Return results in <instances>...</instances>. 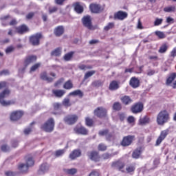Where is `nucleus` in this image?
Returning <instances> with one entry per match:
<instances>
[{"label": "nucleus", "mask_w": 176, "mask_h": 176, "mask_svg": "<svg viewBox=\"0 0 176 176\" xmlns=\"http://www.w3.org/2000/svg\"><path fill=\"white\" fill-rule=\"evenodd\" d=\"M94 115L99 119H104L108 116V110L104 107H98L94 109Z\"/></svg>", "instance_id": "obj_5"}, {"label": "nucleus", "mask_w": 176, "mask_h": 176, "mask_svg": "<svg viewBox=\"0 0 176 176\" xmlns=\"http://www.w3.org/2000/svg\"><path fill=\"white\" fill-rule=\"evenodd\" d=\"M54 35L56 36H61L63 34H64V27L63 26H58L54 29Z\"/></svg>", "instance_id": "obj_32"}, {"label": "nucleus", "mask_w": 176, "mask_h": 176, "mask_svg": "<svg viewBox=\"0 0 176 176\" xmlns=\"http://www.w3.org/2000/svg\"><path fill=\"white\" fill-rule=\"evenodd\" d=\"M54 119L53 118H49L45 123L41 124V129L45 133H52L54 130Z\"/></svg>", "instance_id": "obj_3"}, {"label": "nucleus", "mask_w": 176, "mask_h": 176, "mask_svg": "<svg viewBox=\"0 0 176 176\" xmlns=\"http://www.w3.org/2000/svg\"><path fill=\"white\" fill-rule=\"evenodd\" d=\"M65 153V151H64V149L57 150L55 152V155L56 156V157H60V156H63V153Z\"/></svg>", "instance_id": "obj_54"}, {"label": "nucleus", "mask_w": 176, "mask_h": 176, "mask_svg": "<svg viewBox=\"0 0 176 176\" xmlns=\"http://www.w3.org/2000/svg\"><path fill=\"white\" fill-rule=\"evenodd\" d=\"M132 113H141L144 111V104L142 102H138L133 104L131 107Z\"/></svg>", "instance_id": "obj_13"}, {"label": "nucleus", "mask_w": 176, "mask_h": 176, "mask_svg": "<svg viewBox=\"0 0 176 176\" xmlns=\"http://www.w3.org/2000/svg\"><path fill=\"white\" fill-rule=\"evenodd\" d=\"M100 137H105L107 141H111L115 138L113 133L109 132V129L100 130L98 132Z\"/></svg>", "instance_id": "obj_10"}, {"label": "nucleus", "mask_w": 176, "mask_h": 176, "mask_svg": "<svg viewBox=\"0 0 176 176\" xmlns=\"http://www.w3.org/2000/svg\"><path fill=\"white\" fill-rule=\"evenodd\" d=\"M89 9L92 13H101L104 9L100 4L91 3L89 6Z\"/></svg>", "instance_id": "obj_20"}, {"label": "nucleus", "mask_w": 176, "mask_h": 176, "mask_svg": "<svg viewBox=\"0 0 176 176\" xmlns=\"http://www.w3.org/2000/svg\"><path fill=\"white\" fill-rule=\"evenodd\" d=\"M89 176H100V173L96 170H92Z\"/></svg>", "instance_id": "obj_60"}, {"label": "nucleus", "mask_w": 176, "mask_h": 176, "mask_svg": "<svg viewBox=\"0 0 176 176\" xmlns=\"http://www.w3.org/2000/svg\"><path fill=\"white\" fill-rule=\"evenodd\" d=\"M135 141V135H128L126 136H124L120 141L121 146L127 147L130 146V145L133 144V142Z\"/></svg>", "instance_id": "obj_6"}, {"label": "nucleus", "mask_w": 176, "mask_h": 176, "mask_svg": "<svg viewBox=\"0 0 176 176\" xmlns=\"http://www.w3.org/2000/svg\"><path fill=\"white\" fill-rule=\"evenodd\" d=\"M167 50H168V44L164 43L160 45L158 53H160V54H164V53H167Z\"/></svg>", "instance_id": "obj_28"}, {"label": "nucleus", "mask_w": 176, "mask_h": 176, "mask_svg": "<svg viewBox=\"0 0 176 176\" xmlns=\"http://www.w3.org/2000/svg\"><path fill=\"white\" fill-rule=\"evenodd\" d=\"M5 174L6 176H16V173L12 171H7Z\"/></svg>", "instance_id": "obj_64"}, {"label": "nucleus", "mask_w": 176, "mask_h": 176, "mask_svg": "<svg viewBox=\"0 0 176 176\" xmlns=\"http://www.w3.org/2000/svg\"><path fill=\"white\" fill-rule=\"evenodd\" d=\"M52 93L54 94L55 97L61 98L65 94V91L63 89H55L52 91Z\"/></svg>", "instance_id": "obj_37"}, {"label": "nucleus", "mask_w": 176, "mask_h": 176, "mask_svg": "<svg viewBox=\"0 0 176 176\" xmlns=\"http://www.w3.org/2000/svg\"><path fill=\"white\" fill-rule=\"evenodd\" d=\"M15 30L16 34H19V35H23L30 31L28 26L25 24H22L18 27H15Z\"/></svg>", "instance_id": "obj_18"}, {"label": "nucleus", "mask_w": 176, "mask_h": 176, "mask_svg": "<svg viewBox=\"0 0 176 176\" xmlns=\"http://www.w3.org/2000/svg\"><path fill=\"white\" fill-rule=\"evenodd\" d=\"M78 119H79L78 115L69 114L65 117L64 122L67 124L72 125L78 122Z\"/></svg>", "instance_id": "obj_11"}, {"label": "nucleus", "mask_w": 176, "mask_h": 176, "mask_svg": "<svg viewBox=\"0 0 176 176\" xmlns=\"http://www.w3.org/2000/svg\"><path fill=\"white\" fill-rule=\"evenodd\" d=\"M57 10H58V8H57L56 6L49 8L50 14H52V13H56V12H57Z\"/></svg>", "instance_id": "obj_56"}, {"label": "nucleus", "mask_w": 176, "mask_h": 176, "mask_svg": "<svg viewBox=\"0 0 176 176\" xmlns=\"http://www.w3.org/2000/svg\"><path fill=\"white\" fill-rule=\"evenodd\" d=\"M62 104L63 105H64V107H66L67 108L72 105V103H71V100H69V98H65L62 102Z\"/></svg>", "instance_id": "obj_48"}, {"label": "nucleus", "mask_w": 176, "mask_h": 176, "mask_svg": "<svg viewBox=\"0 0 176 176\" xmlns=\"http://www.w3.org/2000/svg\"><path fill=\"white\" fill-rule=\"evenodd\" d=\"M66 174H68L69 175H75L76 173H78V170L76 168H70V169H65Z\"/></svg>", "instance_id": "obj_42"}, {"label": "nucleus", "mask_w": 176, "mask_h": 176, "mask_svg": "<svg viewBox=\"0 0 176 176\" xmlns=\"http://www.w3.org/2000/svg\"><path fill=\"white\" fill-rule=\"evenodd\" d=\"M82 23L84 27L88 28V30H94L93 24L91 23V17L89 15L85 16L82 18Z\"/></svg>", "instance_id": "obj_16"}, {"label": "nucleus", "mask_w": 176, "mask_h": 176, "mask_svg": "<svg viewBox=\"0 0 176 176\" xmlns=\"http://www.w3.org/2000/svg\"><path fill=\"white\" fill-rule=\"evenodd\" d=\"M112 28H115V23L110 22L104 28V31H109V30H112Z\"/></svg>", "instance_id": "obj_47"}, {"label": "nucleus", "mask_w": 176, "mask_h": 176, "mask_svg": "<svg viewBox=\"0 0 176 176\" xmlns=\"http://www.w3.org/2000/svg\"><path fill=\"white\" fill-rule=\"evenodd\" d=\"M52 107L54 108V111H58L61 109V104L58 102L53 103Z\"/></svg>", "instance_id": "obj_51"}, {"label": "nucleus", "mask_w": 176, "mask_h": 176, "mask_svg": "<svg viewBox=\"0 0 176 176\" xmlns=\"http://www.w3.org/2000/svg\"><path fill=\"white\" fill-rule=\"evenodd\" d=\"M94 74H96L95 70H91V71L87 72V73H85V74L84 76V80H87V79H89V78L93 76V75H94Z\"/></svg>", "instance_id": "obj_44"}, {"label": "nucleus", "mask_w": 176, "mask_h": 176, "mask_svg": "<svg viewBox=\"0 0 176 176\" xmlns=\"http://www.w3.org/2000/svg\"><path fill=\"white\" fill-rule=\"evenodd\" d=\"M40 78L42 80H45L48 83L53 82V78L47 76V73L46 72H43L42 73H41Z\"/></svg>", "instance_id": "obj_30"}, {"label": "nucleus", "mask_w": 176, "mask_h": 176, "mask_svg": "<svg viewBox=\"0 0 176 176\" xmlns=\"http://www.w3.org/2000/svg\"><path fill=\"white\" fill-rule=\"evenodd\" d=\"M162 23H163V19L156 18L155 21H154V25L155 27H157L158 25H160Z\"/></svg>", "instance_id": "obj_53"}, {"label": "nucleus", "mask_w": 176, "mask_h": 176, "mask_svg": "<svg viewBox=\"0 0 176 176\" xmlns=\"http://www.w3.org/2000/svg\"><path fill=\"white\" fill-rule=\"evenodd\" d=\"M41 39H43V34H42V32H38L30 36L29 42L32 46H39Z\"/></svg>", "instance_id": "obj_4"}, {"label": "nucleus", "mask_w": 176, "mask_h": 176, "mask_svg": "<svg viewBox=\"0 0 176 176\" xmlns=\"http://www.w3.org/2000/svg\"><path fill=\"white\" fill-rule=\"evenodd\" d=\"M120 101L122 104H123V105L127 106V105H130V104H132L133 99L131 98V97L127 95H125L120 98Z\"/></svg>", "instance_id": "obj_23"}, {"label": "nucleus", "mask_w": 176, "mask_h": 176, "mask_svg": "<svg viewBox=\"0 0 176 176\" xmlns=\"http://www.w3.org/2000/svg\"><path fill=\"white\" fill-rule=\"evenodd\" d=\"M78 68L79 69H81V71H86V69H91L93 66L80 64L78 65Z\"/></svg>", "instance_id": "obj_45"}, {"label": "nucleus", "mask_w": 176, "mask_h": 176, "mask_svg": "<svg viewBox=\"0 0 176 176\" xmlns=\"http://www.w3.org/2000/svg\"><path fill=\"white\" fill-rule=\"evenodd\" d=\"M119 87H120L119 86V82L116 80H113L109 84V90H111V91H115V90H118Z\"/></svg>", "instance_id": "obj_26"}, {"label": "nucleus", "mask_w": 176, "mask_h": 176, "mask_svg": "<svg viewBox=\"0 0 176 176\" xmlns=\"http://www.w3.org/2000/svg\"><path fill=\"white\" fill-rule=\"evenodd\" d=\"M37 57L35 55H30L28 56H26L23 61V68L21 69V72H24L25 69H27V67L30 65V64H32V63H35L37 60Z\"/></svg>", "instance_id": "obj_9"}, {"label": "nucleus", "mask_w": 176, "mask_h": 176, "mask_svg": "<svg viewBox=\"0 0 176 176\" xmlns=\"http://www.w3.org/2000/svg\"><path fill=\"white\" fill-rule=\"evenodd\" d=\"M140 85L141 82H140V79L135 76L132 77L129 80V85L131 87H133V89H137L138 87H140Z\"/></svg>", "instance_id": "obj_21"}, {"label": "nucleus", "mask_w": 176, "mask_h": 176, "mask_svg": "<svg viewBox=\"0 0 176 176\" xmlns=\"http://www.w3.org/2000/svg\"><path fill=\"white\" fill-rule=\"evenodd\" d=\"M137 168V164L135 162L127 164L126 166L124 173L123 174H129V175H134Z\"/></svg>", "instance_id": "obj_15"}, {"label": "nucleus", "mask_w": 176, "mask_h": 176, "mask_svg": "<svg viewBox=\"0 0 176 176\" xmlns=\"http://www.w3.org/2000/svg\"><path fill=\"white\" fill-rule=\"evenodd\" d=\"M23 116H24L23 110H16L10 113V119L12 122H19Z\"/></svg>", "instance_id": "obj_8"}, {"label": "nucleus", "mask_w": 176, "mask_h": 176, "mask_svg": "<svg viewBox=\"0 0 176 176\" xmlns=\"http://www.w3.org/2000/svg\"><path fill=\"white\" fill-rule=\"evenodd\" d=\"M61 53H63V48L61 47H58L51 52V56L52 57H60V56H61Z\"/></svg>", "instance_id": "obj_27"}, {"label": "nucleus", "mask_w": 176, "mask_h": 176, "mask_svg": "<svg viewBox=\"0 0 176 176\" xmlns=\"http://www.w3.org/2000/svg\"><path fill=\"white\" fill-rule=\"evenodd\" d=\"M108 149V146L105 145L104 143H100L98 146V150L100 151V152H105Z\"/></svg>", "instance_id": "obj_41"}, {"label": "nucleus", "mask_w": 176, "mask_h": 176, "mask_svg": "<svg viewBox=\"0 0 176 176\" xmlns=\"http://www.w3.org/2000/svg\"><path fill=\"white\" fill-rule=\"evenodd\" d=\"M156 74V71L153 69H150L147 70L146 75L147 76H153Z\"/></svg>", "instance_id": "obj_55"}, {"label": "nucleus", "mask_w": 176, "mask_h": 176, "mask_svg": "<svg viewBox=\"0 0 176 176\" xmlns=\"http://www.w3.org/2000/svg\"><path fill=\"white\" fill-rule=\"evenodd\" d=\"M46 171H49V165L47 163L42 164L38 170V174H45Z\"/></svg>", "instance_id": "obj_33"}, {"label": "nucleus", "mask_w": 176, "mask_h": 176, "mask_svg": "<svg viewBox=\"0 0 176 176\" xmlns=\"http://www.w3.org/2000/svg\"><path fill=\"white\" fill-rule=\"evenodd\" d=\"M12 52H14V47L13 45H10L8 47L6 50V53L8 54V53H12Z\"/></svg>", "instance_id": "obj_57"}, {"label": "nucleus", "mask_w": 176, "mask_h": 176, "mask_svg": "<svg viewBox=\"0 0 176 176\" xmlns=\"http://www.w3.org/2000/svg\"><path fill=\"white\" fill-rule=\"evenodd\" d=\"M149 122H151V119L149 118V117L145 116L144 117L140 118L139 124H140L141 126H144L145 124H148Z\"/></svg>", "instance_id": "obj_34"}, {"label": "nucleus", "mask_w": 176, "mask_h": 176, "mask_svg": "<svg viewBox=\"0 0 176 176\" xmlns=\"http://www.w3.org/2000/svg\"><path fill=\"white\" fill-rule=\"evenodd\" d=\"M63 88L66 90H71V89L74 88V83L72 82V80H68L66 81L63 85Z\"/></svg>", "instance_id": "obj_36"}, {"label": "nucleus", "mask_w": 176, "mask_h": 176, "mask_svg": "<svg viewBox=\"0 0 176 176\" xmlns=\"http://www.w3.org/2000/svg\"><path fill=\"white\" fill-rule=\"evenodd\" d=\"M113 109L114 111H120L122 109V104L119 102H116L113 104Z\"/></svg>", "instance_id": "obj_46"}, {"label": "nucleus", "mask_w": 176, "mask_h": 176, "mask_svg": "<svg viewBox=\"0 0 176 176\" xmlns=\"http://www.w3.org/2000/svg\"><path fill=\"white\" fill-rule=\"evenodd\" d=\"M87 156L89 157V159H90V160L96 162V163L101 160L100 153L97 151H89L87 154Z\"/></svg>", "instance_id": "obj_14"}, {"label": "nucleus", "mask_w": 176, "mask_h": 176, "mask_svg": "<svg viewBox=\"0 0 176 176\" xmlns=\"http://www.w3.org/2000/svg\"><path fill=\"white\" fill-rule=\"evenodd\" d=\"M74 131L76 133V134H80L81 135H87V134H89V130L83 126H75Z\"/></svg>", "instance_id": "obj_17"}, {"label": "nucleus", "mask_w": 176, "mask_h": 176, "mask_svg": "<svg viewBox=\"0 0 176 176\" xmlns=\"http://www.w3.org/2000/svg\"><path fill=\"white\" fill-rule=\"evenodd\" d=\"M69 96H78L80 98L83 97V92L80 89L75 90L69 94Z\"/></svg>", "instance_id": "obj_39"}, {"label": "nucleus", "mask_w": 176, "mask_h": 176, "mask_svg": "<svg viewBox=\"0 0 176 176\" xmlns=\"http://www.w3.org/2000/svg\"><path fill=\"white\" fill-rule=\"evenodd\" d=\"M34 164H35V161H34V158H32V157H28L26 160V166L29 167H32Z\"/></svg>", "instance_id": "obj_43"}, {"label": "nucleus", "mask_w": 176, "mask_h": 176, "mask_svg": "<svg viewBox=\"0 0 176 176\" xmlns=\"http://www.w3.org/2000/svg\"><path fill=\"white\" fill-rule=\"evenodd\" d=\"M32 131V128H26L24 129L23 133L25 135H28Z\"/></svg>", "instance_id": "obj_61"}, {"label": "nucleus", "mask_w": 176, "mask_h": 176, "mask_svg": "<svg viewBox=\"0 0 176 176\" xmlns=\"http://www.w3.org/2000/svg\"><path fill=\"white\" fill-rule=\"evenodd\" d=\"M127 18V12L118 11L114 14V20H124Z\"/></svg>", "instance_id": "obj_22"}, {"label": "nucleus", "mask_w": 176, "mask_h": 176, "mask_svg": "<svg viewBox=\"0 0 176 176\" xmlns=\"http://www.w3.org/2000/svg\"><path fill=\"white\" fill-rule=\"evenodd\" d=\"M155 35L159 38V39H164V38H166L164 32L161 31L155 32Z\"/></svg>", "instance_id": "obj_49"}, {"label": "nucleus", "mask_w": 176, "mask_h": 176, "mask_svg": "<svg viewBox=\"0 0 176 176\" xmlns=\"http://www.w3.org/2000/svg\"><path fill=\"white\" fill-rule=\"evenodd\" d=\"M1 151L3 152H9V146H8L6 144L1 146Z\"/></svg>", "instance_id": "obj_62"}, {"label": "nucleus", "mask_w": 176, "mask_h": 176, "mask_svg": "<svg viewBox=\"0 0 176 176\" xmlns=\"http://www.w3.org/2000/svg\"><path fill=\"white\" fill-rule=\"evenodd\" d=\"M175 79H176V73L173 72L170 74L166 80V85L171 86V85L173 84V81L175 80Z\"/></svg>", "instance_id": "obj_25"}, {"label": "nucleus", "mask_w": 176, "mask_h": 176, "mask_svg": "<svg viewBox=\"0 0 176 176\" xmlns=\"http://www.w3.org/2000/svg\"><path fill=\"white\" fill-rule=\"evenodd\" d=\"M29 168L30 166L25 164H20L18 166V169L19 170L20 173H22V174H27V173H28Z\"/></svg>", "instance_id": "obj_29"}, {"label": "nucleus", "mask_w": 176, "mask_h": 176, "mask_svg": "<svg viewBox=\"0 0 176 176\" xmlns=\"http://www.w3.org/2000/svg\"><path fill=\"white\" fill-rule=\"evenodd\" d=\"M35 16V12H29L27 15H26V19L28 20H31V19H32V17H34Z\"/></svg>", "instance_id": "obj_59"}, {"label": "nucleus", "mask_w": 176, "mask_h": 176, "mask_svg": "<svg viewBox=\"0 0 176 176\" xmlns=\"http://www.w3.org/2000/svg\"><path fill=\"white\" fill-rule=\"evenodd\" d=\"M81 155L82 151H80V150L75 149L69 154V157L71 159V160H75V159H77V157H80Z\"/></svg>", "instance_id": "obj_24"}, {"label": "nucleus", "mask_w": 176, "mask_h": 176, "mask_svg": "<svg viewBox=\"0 0 176 176\" xmlns=\"http://www.w3.org/2000/svg\"><path fill=\"white\" fill-rule=\"evenodd\" d=\"M111 168L113 170H117L118 171H120V173H124V167H126V164L124 162L118 160L117 161H114L111 164Z\"/></svg>", "instance_id": "obj_7"}, {"label": "nucleus", "mask_w": 176, "mask_h": 176, "mask_svg": "<svg viewBox=\"0 0 176 176\" xmlns=\"http://www.w3.org/2000/svg\"><path fill=\"white\" fill-rule=\"evenodd\" d=\"M72 6L74 9V11L76 12V13H78V14H82V13L85 12V8H83V6H82L80 4V2L79 1L73 3Z\"/></svg>", "instance_id": "obj_19"}, {"label": "nucleus", "mask_w": 176, "mask_h": 176, "mask_svg": "<svg viewBox=\"0 0 176 176\" xmlns=\"http://www.w3.org/2000/svg\"><path fill=\"white\" fill-rule=\"evenodd\" d=\"M170 120V113L167 110H162L157 116V123L159 126H164Z\"/></svg>", "instance_id": "obj_1"}, {"label": "nucleus", "mask_w": 176, "mask_h": 176, "mask_svg": "<svg viewBox=\"0 0 176 176\" xmlns=\"http://www.w3.org/2000/svg\"><path fill=\"white\" fill-rule=\"evenodd\" d=\"M85 124L87 127H93L94 126L95 122L94 120L90 117L85 118Z\"/></svg>", "instance_id": "obj_35"}, {"label": "nucleus", "mask_w": 176, "mask_h": 176, "mask_svg": "<svg viewBox=\"0 0 176 176\" xmlns=\"http://www.w3.org/2000/svg\"><path fill=\"white\" fill-rule=\"evenodd\" d=\"M170 133V131L168 129H165L161 131L160 135L157 138L156 142H155V146H159L164 140L167 138V135H168Z\"/></svg>", "instance_id": "obj_12"}, {"label": "nucleus", "mask_w": 176, "mask_h": 176, "mask_svg": "<svg viewBox=\"0 0 176 176\" xmlns=\"http://www.w3.org/2000/svg\"><path fill=\"white\" fill-rule=\"evenodd\" d=\"M170 57H173V58L176 57V47H175L170 52Z\"/></svg>", "instance_id": "obj_63"}, {"label": "nucleus", "mask_w": 176, "mask_h": 176, "mask_svg": "<svg viewBox=\"0 0 176 176\" xmlns=\"http://www.w3.org/2000/svg\"><path fill=\"white\" fill-rule=\"evenodd\" d=\"M142 153V148H138L133 151V152L132 153V157L133 159H140V156H141Z\"/></svg>", "instance_id": "obj_31"}, {"label": "nucleus", "mask_w": 176, "mask_h": 176, "mask_svg": "<svg viewBox=\"0 0 176 176\" xmlns=\"http://www.w3.org/2000/svg\"><path fill=\"white\" fill-rule=\"evenodd\" d=\"M92 86L94 87H100V86H102V82H101V80H95L92 82Z\"/></svg>", "instance_id": "obj_52"}, {"label": "nucleus", "mask_w": 176, "mask_h": 176, "mask_svg": "<svg viewBox=\"0 0 176 176\" xmlns=\"http://www.w3.org/2000/svg\"><path fill=\"white\" fill-rule=\"evenodd\" d=\"M164 12L166 13H170L171 12H175V6H170L164 8Z\"/></svg>", "instance_id": "obj_40"}, {"label": "nucleus", "mask_w": 176, "mask_h": 176, "mask_svg": "<svg viewBox=\"0 0 176 176\" xmlns=\"http://www.w3.org/2000/svg\"><path fill=\"white\" fill-rule=\"evenodd\" d=\"M41 67V63H38L34 64L30 67V72H35L36 69H38Z\"/></svg>", "instance_id": "obj_50"}, {"label": "nucleus", "mask_w": 176, "mask_h": 176, "mask_svg": "<svg viewBox=\"0 0 176 176\" xmlns=\"http://www.w3.org/2000/svg\"><path fill=\"white\" fill-rule=\"evenodd\" d=\"M74 54H75V52L74 51L65 54L63 56V60L65 61H71V60H72V57H74Z\"/></svg>", "instance_id": "obj_38"}, {"label": "nucleus", "mask_w": 176, "mask_h": 176, "mask_svg": "<svg viewBox=\"0 0 176 176\" xmlns=\"http://www.w3.org/2000/svg\"><path fill=\"white\" fill-rule=\"evenodd\" d=\"M127 122L130 124H132V123H134L135 122V119L134 118V117L133 116H131L128 117Z\"/></svg>", "instance_id": "obj_58"}, {"label": "nucleus", "mask_w": 176, "mask_h": 176, "mask_svg": "<svg viewBox=\"0 0 176 176\" xmlns=\"http://www.w3.org/2000/svg\"><path fill=\"white\" fill-rule=\"evenodd\" d=\"M10 94V90L9 89H5L0 93V104L3 105V107H8L9 105H14L16 104V101L14 100H8L6 101L4 99L6 97H9Z\"/></svg>", "instance_id": "obj_2"}]
</instances>
